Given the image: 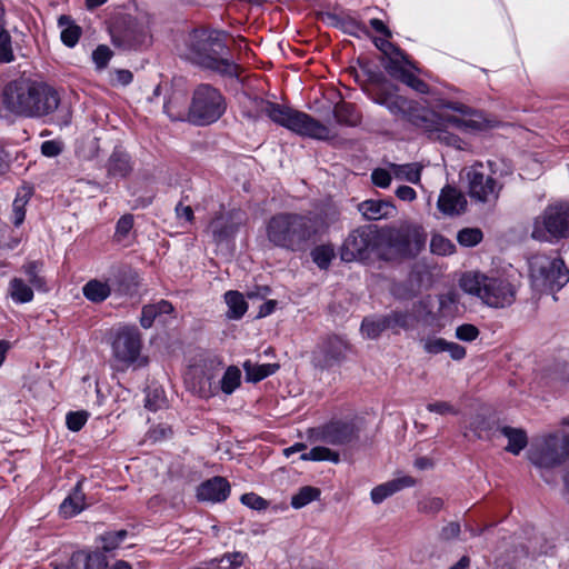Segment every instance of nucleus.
Here are the masks:
<instances>
[{
    "mask_svg": "<svg viewBox=\"0 0 569 569\" xmlns=\"http://www.w3.org/2000/svg\"><path fill=\"white\" fill-rule=\"evenodd\" d=\"M224 301L228 306L226 313L228 319L238 320L244 316L248 310V303L239 291L230 290L224 293Z\"/></svg>",
    "mask_w": 569,
    "mask_h": 569,
    "instance_id": "nucleus-35",
    "label": "nucleus"
},
{
    "mask_svg": "<svg viewBox=\"0 0 569 569\" xmlns=\"http://www.w3.org/2000/svg\"><path fill=\"white\" fill-rule=\"evenodd\" d=\"M248 382L257 383L269 376H272L279 370L278 363H257L251 360H246L242 363Z\"/></svg>",
    "mask_w": 569,
    "mask_h": 569,
    "instance_id": "nucleus-32",
    "label": "nucleus"
},
{
    "mask_svg": "<svg viewBox=\"0 0 569 569\" xmlns=\"http://www.w3.org/2000/svg\"><path fill=\"white\" fill-rule=\"evenodd\" d=\"M333 118L340 126L357 127L361 123V113L355 104L341 101L333 108Z\"/></svg>",
    "mask_w": 569,
    "mask_h": 569,
    "instance_id": "nucleus-31",
    "label": "nucleus"
},
{
    "mask_svg": "<svg viewBox=\"0 0 569 569\" xmlns=\"http://www.w3.org/2000/svg\"><path fill=\"white\" fill-rule=\"evenodd\" d=\"M349 351L350 345L345 338L329 335L317 343L311 361L316 368L329 370L345 362Z\"/></svg>",
    "mask_w": 569,
    "mask_h": 569,
    "instance_id": "nucleus-16",
    "label": "nucleus"
},
{
    "mask_svg": "<svg viewBox=\"0 0 569 569\" xmlns=\"http://www.w3.org/2000/svg\"><path fill=\"white\" fill-rule=\"evenodd\" d=\"M380 233L376 226H362L352 230L341 248V259L346 262L368 259L380 250Z\"/></svg>",
    "mask_w": 569,
    "mask_h": 569,
    "instance_id": "nucleus-11",
    "label": "nucleus"
},
{
    "mask_svg": "<svg viewBox=\"0 0 569 569\" xmlns=\"http://www.w3.org/2000/svg\"><path fill=\"white\" fill-rule=\"evenodd\" d=\"M329 19L346 33L357 37H359L360 33L368 34L366 26L353 18H338L335 14H329Z\"/></svg>",
    "mask_w": 569,
    "mask_h": 569,
    "instance_id": "nucleus-46",
    "label": "nucleus"
},
{
    "mask_svg": "<svg viewBox=\"0 0 569 569\" xmlns=\"http://www.w3.org/2000/svg\"><path fill=\"white\" fill-rule=\"evenodd\" d=\"M479 329L471 323H463L456 328L455 336L458 340L471 342L479 337Z\"/></svg>",
    "mask_w": 569,
    "mask_h": 569,
    "instance_id": "nucleus-57",
    "label": "nucleus"
},
{
    "mask_svg": "<svg viewBox=\"0 0 569 569\" xmlns=\"http://www.w3.org/2000/svg\"><path fill=\"white\" fill-rule=\"evenodd\" d=\"M447 340L440 337L429 336L421 340L423 351L429 355H438L446 351Z\"/></svg>",
    "mask_w": 569,
    "mask_h": 569,
    "instance_id": "nucleus-55",
    "label": "nucleus"
},
{
    "mask_svg": "<svg viewBox=\"0 0 569 569\" xmlns=\"http://www.w3.org/2000/svg\"><path fill=\"white\" fill-rule=\"evenodd\" d=\"M80 36H81L80 27H78L73 23H70L64 29H62L61 34H60L61 41L63 42V44H66L69 48H72L78 43Z\"/></svg>",
    "mask_w": 569,
    "mask_h": 569,
    "instance_id": "nucleus-58",
    "label": "nucleus"
},
{
    "mask_svg": "<svg viewBox=\"0 0 569 569\" xmlns=\"http://www.w3.org/2000/svg\"><path fill=\"white\" fill-rule=\"evenodd\" d=\"M390 325V330L393 333H398L399 330L412 329L416 325V317L411 311L408 310H392L386 315Z\"/></svg>",
    "mask_w": 569,
    "mask_h": 569,
    "instance_id": "nucleus-38",
    "label": "nucleus"
},
{
    "mask_svg": "<svg viewBox=\"0 0 569 569\" xmlns=\"http://www.w3.org/2000/svg\"><path fill=\"white\" fill-rule=\"evenodd\" d=\"M30 191L23 190V192H18L16 196V199L12 203V216H13V224L16 227H19L23 221L26 217V206L29 202L30 199Z\"/></svg>",
    "mask_w": 569,
    "mask_h": 569,
    "instance_id": "nucleus-50",
    "label": "nucleus"
},
{
    "mask_svg": "<svg viewBox=\"0 0 569 569\" xmlns=\"http://www.w3.org/2000/svg\"><path fill=\"white\" fill-rule=\"evenodd\" d=\"M107 169L109 176L127 177L132 170L129 154L120 148H114L108 160Z\"/></svg>",
    "mask_w": 569,
    "mask_h": 569,
    "instance_id": "nucleus-30",
    "label": "nucleus"
},
{
    "mask_svg": "<svg viewBox=\"0 0 569 569\" xmlns=\"http://www.w3.org/2000/svg\"><path fill=\"white\" fill-rule=\"evenodd\" d=\"M422 164L418 162L397 164L390 163L389 169L395 179L419 184L421 180Z\"/></svg>",
    "mask_w": 569,
    "mask_h": 569,
    "instance_id": "nucleus-33",
    "label": "nucleus"
},
{
    "mask_svg": "<svg viewBox=\"0 0 569 569\" xmlns=\"http://www.w3.org/2000/svg\"><path fill=\"white\" fill-rule=\"evenodd\" d=\"M240 501L253 510H263L268 507L267 500L253 492L242 495Z\"/></svg>",
    "mask_w": 569,
    "mask_h": 569,
    "instance_id": "nucleus-64",
    "label": "nucleus"
},
{
    "mask_svg": "<svg viewBox=\"0 0 569 569\" xmlns=\"http://www.w3.org/2000/svg\"><path fill=\"white\" fill-rule=\"evenodd\" d=\"M43 263L41 261H28L22 266L30 284L38 290H46V280L41 276Z\"/></svg>",
    "mask_w": 569,
    "mask_h": 569,
    "instance_id": "nucleus-44",
    "label": "nucleus"
},
{
    "mask_svg": "<svg viewBox=\"0 0 569 569\" xmlns=\"http://www.w3.org/2000/svg\"><path fill=\"white\" fill-rule=\"evenodd\" d=\"M133 227V216L132 214H124L120 217V219L117 221L116 224V232L114 238L117 241H122L129 232L131 231Z\"/></svg>",
    "mask_w": 569,
    "mask_h": 569,
    "instance_id": "nucleus-59",
    "label": "nucleus"
},
{
    "mask_svg": "<svg viewBox=\"0 0 569 569\" xmlns=\"http://www.w3.org/2000/svg\"><path fill=\"white\" fill-rule=\"evenodd\" d=\"M88 415L84 411H71L66 417V423L69 430L79 431L86 425Z\"/></svg>",
    "mask_w": 569,
    "mask_h": 569,
    "instance_id": "nucleus-61",
    "label": "nucleus"
},
{
    "mask_svg": "<svg viewBox=\"0 0 569 569\" xmlns=\"http://www.w3.org/2000/svg\"><path fill=\"white\" fill-rule=\"evenodd\" d=\"M431 252L438 256L451 254L455 251V244L441 234H435L430 241Z\"/></svg>",
    "mask_w": 569,
    "mask_h": 569,
    "instance_id": "nucleus-53",
    "label": "nucleus"
},
{
    "mask_svg": "<svg viewBox=\"0 0 569 569\" xmlns=\"http://www.w3.org/2000/svg\"><path fill=\"white\" fill-rule=\"evenodd\" d=\"M241 382V371L236 366H229L221 380L219 390H221L224 395L233 393Z\"/></svg>",
    "mask_w": 569,
    "mask_h": 569,
    "instance_id": "nucleus-43",
    "label": "nucleus"
},
{
    "mask_svg": "<svg viewBox=\"0 0 569 569\" xmlns=\"http://www.w3.org/2000/svg\"><path fill=\"white\" fill-rule=\"evenodd\" d=\"M530 277L536 286L558 291L569 281V270L559 257L535 254L529 260Z\"/></svg>",
    "mask_w": 569,
    "mask_h": 569,
    "instance_id": "nucleus-9",
    "label": "nucleus"
},
{
    "mask_svg": "<svg viewBox=\"0 0 569 569\" xmlns=\"http://www.w3.org/2000/svg\"><path fill=\"white\" fill-rule=\"evenodd\" d=\"M112 44L124 51H142L153 42L149 16H119L110 27Z\"/></svg>",
    "mask_w": 569,
    "mask_h": 569,
    "instance_id": "nucleus-6",
    "label": "nucleus"
},
{
    "mask_svg": "<svg viewBox=\"0 0 569 569\" xmlns=\"http://www.w3.org/2000/svg\"><path fill=\"white\" fill-rule=\"evenodd\" d=\"M320 496V490L316 487L305 486L292 496L291 506L295 509H301L310 502L317 500Z\"/></svg>",
    "mask_w": 569,
    "mask_h": 569,
    "instance_id": "nucleus-47",
    "label": "nucleus"
},
{
    "mask_svg": "<svg viewBox=\"0 0 569 569\" xmlns=\"http://www.w3.org/2000/svg\"><path fill=\"white\" fill-rule=\"evenodd\" d=\"M386 330H390L386 315L366 317L360 327L362 336L371 340L379 338Z\"/></svg>",
    "mask_w": 569,
    "mask_h": 569,
    "instance_id": "nucleus-34",
    "label": "nucleus"
},
{
    "mask_svg": "<svg viewBox=\"0 0 569 569\" xmlns=\"http://www.w3.org/2000/svg\"><path fill=\"white\" fill-rule=\"evenodd\" d=\"M466 179L471 200L483 204H495L498 201L502 184L485 173L482 163L467 168Z\"/></svg>",
    "mask_w": 569,
    "mask_h": 569,
    "instance_id": "nucleus-15",
    "label": "nucleus"
},
{
    "mask_svg": "<svg viewBox=\"0 0 569 569\" xmlns=\"http://www.w3.org/2000/svg\"><path fill=\"white\" fill-rule=\"evenodd\" d=\"M498 437L507 438L508 445L505 447L507 452L518 456L527 446L528 437L523 429L509 426H497Z\"/></svg>",
    "mask_w": 569,
    "mask_h": 569,
    "instance_id": "nucleus-28",
    "label": "nucleus"
},
{
    "mask_svg": "<svg viewBox=\"0 0 569 569\" xmlns=\"http://www.w3.org/2000/svg\"><path fill=\"white\" fill-rule=\"evenodd\" d=\"M300 458L305 461H331L333 463L340 461V455L338 452L321 446L313 447L309 452L302 453Z\"/></svg>",
    "mask_w": 569,
    "mask_h": 569,
    "instance_id": "nucleus-45",
    "label": "nucleus"
},
{
    "mask_svg": "<svg viewBox=\"0 0 569 569\" xmlns=\"http://www.w3.org/2000/svg\"><path fill=\"white\" fill-rule=\"evenodd\" d=\"M222 362L216 358L208 359L202 366H193L184 375L187 389L201 399H209L218 395L216 383Z\"/></svg>",
    "mask_w": 569,
    "mask_h": 569,
    "instance_id": "nucleus-12",
    "label": "nucleus"
},
{
    "mask_svg": "<svg viewBox=\"0 0 569 569\" xmlns=\"http://www.w3.org/2000/svg\"><path fill=\"white\" fill-rule=\"evenodd\" d=\"M112 291L120 296H133L140 286L139 274L130 269L121 270L109 278Z\"/></svg>",
    "mask_w": 569,
    "mask_h": 569,
    "instance_id": "nucleus-23",
    "label": "nucleus"
},
{
    "mask_svg": "<svg viewBox=\"0 0 569 569\" xmlns=\"http://www.w3.org/2000/svg\"><path fill=\"white\" fill-rule=\"evenodd\" d=\"M223 36L224 33L218 30L196 31L192 34L191 49L206 68L223 76L238 77L241 68L232 60Z\"/></svg>",
    "mask_w": 569,
    "mask_h": 569,
    "instance_id": "nucleus-3",
    "label": "nucleus"
},
{
    "mask_svg": "<svg viewBox=\"0 0 569 569\" xmlns=\"http://www.w3.org/2000/svg\"><path fill=\"white\" fill-rule=\"evenodd\" d=\"M60 103L56 89L43 82L17 80L2 92L1 109L26 118H42L54 112Z\"/></svg>",
    "mask_w": 569,
    "mask_h": 569,
    "instance_id": "nucleus-2",
    "label": "nucleus"
},
{
    "mask_svg": "<svg viewBox=\"0 0 569 569\" xmlns=\"http://www.w3.org/2000/svg\"><path fill=\"white\" fill-rule=\"evenodd\" d=\"M230 495V485L222 477H213L199 485L197 488V499L199 501L222 502Z\"/></svg>",
    "mask_w": 569,
    "mask_h": 569,
    "instance_id": "nucleus-19",
    "label": "nucleus"
},
{
    "mask_svg": "<svg viewBox=\"0 0 569 569\" xmlns=\"http://www.w3.org/2000/svg\"><path fill=\"white\" fill-rule=\"evenodd\" d=\"M359 211L367 220H380L395 216L397 209L388 200H366L359 203Z\"/></svg>",
    "mask_w": 569,
    "mask_h": 569,
    "instance_id": "nucleus-25",
    "label": "nucleus"
},
{
    "mask_svg": "<svg viewBox=\"0 0 569 569\" xmlns=\"http://www.w3.org/2000/svg\"><path fill=\"white\" fill-rule=\"evenodd\" d=\"M261 111L274 123L303 137L327 141L337 136L331 128L310 114L287 106L266 101Z\"/></svg>",
    "mask_w": 569,
    "mask_h": 569,
    "instance_id": "nucleus-4",
    "label": "nucleus"
},
{
    "mask_svg": "<svg viewBox=\"0 0 569 569\" xmlns=\"http://www.w3.org/2000/svg\"><path fill=\"white\" fill-rule=\"evenodd\" d=\"M531 237L539 241L553 242L569 237V203L555 202L535 218Z\"/></svg>",
    "mask_w": 569,
    "mask_h": 569,
    "instance_id": "nucleus-8",
    "label": "nucleus"
},
{
    "mask_svg": "<svg viewBox=\"0 0 569 569\" xmlns=\"http://www.w3.org/2000/svg\"><path fill=\"white\" fill-rule=\"evenodd\" d=\"M497 423L485 417H477L470 423V429L478 439H492L498 437Z\"/></svg>",
    "mask_w": 569,
    "mask_h": 569,
    "instance_id": "nucleus-42",
    "label": "nucleus"
},
{
    "mask_svg": "<svg viewBox=\"0 0 569 569\" xmlns=\"http://www.w3.org/2000/svg\"><path fill=\"white\" fill-rule=\"evenodd\" d=\"M379 233L380 247H387L402 256L420 250L426 242L423 228L411 222H402L398 227L379 230Z\"/></svg>",
    "mask_w": 569,
    "mask_h": 569,
    "instance_id": "nucleus-10",
    "label": "nucleus"
},
{
    "mask_svg": "<svg viewBox=\"0 0 569 569\" xmlns=\"http://www.w3.org/2000/svg\"><path fill=\"white\" fill-rule=\"evenodd\" d=\"M210 230L214 241L222 242L237 233L238 226L227 222L222 217H218L210 222Z\"/></svg>",
    "mask_w": 569,
    "mask_h": 569,
    "instance_id": "nucleus-40",
    "label": "nucleus"
},
{
    "mask_svg": "<svg viewBox=\"0 0 569 569\" xmlns=\"http://www.w3.org/2000/svg\"><path fill=\"white\" fill-rule=\"evenodd\" d=\"M461 289L478 297L490 308H507L516 300V289L510 281L500 277H489L480 272H468L460 280Z\"/></svg>",
    "mask_w": 569,
    "mask_h": 569,
    "instance_id": "nucleus-5",
    "label": "nucleus"
},
{
    "mask_svg": "<svg viewBox=\"0 0 569 569\" xmlns=\"http://www.w3.org/2000/svg\"><path fill=\"white\" fill-rule=\"evenodd\" d=\"M70 561L73 569H106L107 558L100 551L79 550L72 553Z\"/></svg>",
    "mask_w": 569,
    "mask_h": 569,
    "instance_id": "nucleus-27",
    "label": "nucleus"
},
{
    "mask_svg": "<svg viewBox=\"0 0 569 569\" xmlns=\"http://www.w3.org/2000/svg\"><path fill=\"white\" fill-rule=\"evenodd\" d=\"M569 455V441L559 435H549L531 447L528 458L538 468H553L561 465Z\"/></svg>",
    "mask_w": 569,
    "mask_h": 569,
    "instance_id": "nucleus-14",
    "label": "nucleus"
},
{
    "mask_svg": "<svg viewBox=\"0 0 569 569\" xmlns=\"http://www.w3.org/2000/svg\"><path fill=\"white\" fill-rule=\"evenodd\" d=\"M14 59L16 57L10 33L8 31L0 32V63H11Z\"/></svg>",
    "mask_w": 569,
    "mask_h": 569,
    "instance_id": "nucleus-54",
    "label": "nucleus"
},
{
    "mask_svg": "<svg viewBox=\"0 0 569 569\" xmlns=\"http://www.w3.org/2000/svg\"><path fill=\"white\" fill-rule=\"evenodd\" d=\"M113 52L106 44L98 46L92 52V61L94 62L97 69H104L110 59L112 58Z\"/></svg>",
    "mask_w": 569,
    "mask_h": 569,
    "instance_id": "nucleus-56",
    "label": "nucleus"
},
{
    "mask_svg": "<svg viewBox=\"0 0 569 569\" xmlns=\"http://www.w3.org/2000/svg\"><path fill=\"white\" fill-rule=\"evenodd\" d=\"M391 170L377 168L371 172L372 183L379 188H388L392 179Z\"/></svg>",
    "mask_w": 569,
    "mask_h": 569,
    "instance_id": "nucleus-62",
    "label": "nucleus"
},
{
    "mask_svg": "<svg viewBox=\"0 0 569 569\" xmlns=\"http://www.w3.org/2000/svg\"><path fill=\"white\" fill-rule=\"evenodd\" d=\"M167 399L160 387H149L146 390L144 407L150 411H158L166 407Z\"/></svg>",
    "mask_w": 569,
    "mask_h": 569,
    "instance_id": "nucleus-48",
    "label": "nucleus"
},
{
    "mask_svg": "<svg viewBox=\"0 0 569 569\" xmlns=\"http://www.w3.org/2000/svg\"><path fill=\"white\" fill-rule=\"evenodd\" d=\"M9 293L17 303H27L33 299V290L20 278H13L9 283Z\"/></svg>",
    "mask_w": 569,
    "mask_h": 569,
    "instance_id": "nucleus-41",
    "label": "nucleus"
},
{
    "mask_svg": "<svg viewBox=\"0 0 569 569\" xmlns=\"http://www.w3.org/2000/svg\"><path fill=\"white\" fill-rule=\"evenodd\" d=\"M467 198L456 187L445 186L437 200L438 210L447 217H457L466 212Z\"/></svg>",
    "mask_w": 569,
    "mask_h": 569,
    "instance_id": "nucleus-18",
    "label": "nucleus"
},
{
    "mask_svg": "<svg viewBox=\"0 0 569 569\" xmlns=\"http://www.w3.org/2000/svg\"><path fill=\"white\" fill-rule=\"evenodd\" d=\"M450 124L460 131H481L493 127V122L483 114L467 116L460 118L458 116H448L441 113L440 126Z\"/></svg>",
    "mask_w": 569,
    "mask_h": 569,
    "instance_id": "nucleus-20",
    "label": "nucleus"
},
{
    "mask_svg": "<svg viewBox=\"0 0 569 569\" xmlns=\"http://www.w3.org/2000/svg\"><path fill=\"white\" fill-rule=\"evenodd\" d=\"M226 111V101L221 92L210 84H199L192 94L187 112L189 122L208 126L216 122Z\"/></svg>",
    "mask_w": 569,
    "mask_h": 569,
    "instance_id": "nucleus-7",
    "label": "nucleus"
},
{
    "mask_svg": "<svg viewBox=\"0 0 569 569\" xmlns=\"http://www.w3.org/2000/svg\"><path fill=\"white\" fill-rule=\"evenodd\" d=\"M433 307L435 300L431 296H426L415 302L411 312L416 317V323L421 321L427 325H433L437 319Z\"/></svg>",
    "mask_w": 569,
    "mask_h": 569,
    "instance_id": "nucleus-37",
    "label": "nucleus"
},
{
    "mask_svg": "<svg viewBox=\"0 0 569 569\" xmlns=\"http://www.w3.org/2000/svg\"><path fill=\"white\" fill-rule=\"evenodd\" d=\"M312 261L320 269H328L332 259L335 258V250L329 244H321L311 250Z\"/></svg>",
    "mask_w": 569,
    "mask_h": 569,
    "instance_id": "nucleus-49",
    "label": "nucleus"
},
{
    "mask_svg": "<svg viewBox=\"0 0 569 569\" xmlns=\"http://www.w3.org/2000/svg\"><path fill=\"white\" fill-rule=\"evenodd\" d=\"M84 479L78 480L71 492L63 499L59 507V513L68 519L79 515L87 507L86 493L83 492Z\"/></svg>",
    "mask_w": 569,
    "mask_h": 569,
    "instance_id": "nucleus-21",
    "label": "nucleus"
},
{
    "mask_svg": "<svg viewBox=\"0 0 569 569\" xmlns=\"http://www.w3.org/2000/svg\"><path fill=\"white\" fill-rule=\"evenodd\" d=\"M400 81L419 93L429 92V86L423 80L416 77L411 71L405 74Z\"/></svg>",
    "mask_w": 569,
    "mask_h": 569,
    "instance_id": "nucleus-63",
    "label": "nucleus"
},
{
    "mask_svg": "<svg viewBox=\"0 0 569 569\" xmlns=\"http://www.w3.org/2000/svg\"><path fill=\"white\" fill-rule=\"evenodd\" d=\"M529 543L530 545L526 549L522 548L520 550L521 556L516 555L511 562H503L501 565V567L503 569L517 568L518 565H520V560H521L522 556L527 557L529 553H531L532 556L547 555L552 549V546L548 543V541L546 540V538L543 536H536L532 540H530ZM515 552L518 553L517 550Z\"/></svg>",
    "mask_w": 569,
    "mask_h": 569,
    "instance_id": "nucleus-29",
    "label": "nucleus"
},
{
    "mask_svg": "<svg viewBox=\"0 0 569 569\" xmlns=\"http://www.w3.org/2000/svg\"><path fill=\"white\" fill-rule=\"evenodd\" d=\"M360 430L358 418L332 419L311 429V438L313 441L331 446H347L359 439Z\"/></svg>",
    "mask_w": 569,
    "mask_h": 569,
    "instance_id": "nucleus-13",
    "label": "nucleus"
},
{
    "mask_svg": "<svg viewBox=\"0 0 569 569\" xmlns=\"http://www.w3.org/2000/svg\"><path fill=\"white\" fill-rule=\"evenodd\" d=\"M482 238L483 234L479 228H465L457 234V241L463 247H475Z\"/></svg>",
    "mask_w": 569,
    "mask_h": 569,
    "instance_id": "nucleus-52",
    "label": "nucleus"
},
{
    "mask_svg": "<svg viewBox=\"0 0 569 569\" xmlns=\"http://www.w3.org/2000/svg\"><path fill=\"white\" fill-rule=\"evenodd\" d=\"M419 289L418 274L412 272L407 281L395 283L391 292L397 299L407 300L413 298Z\"/></svg>",
    "mask_w": 569,
    "mask_h": 569,
    "instance_id": "nucleus-39",
    "label": "nucleus"
},
{
    "mask_svg": "<svg viewBox=\"0 0 569 569\" xmlns=\"http://www.w3.org/2000/svg\"><path fill=\"white\" fill-rule=\"evenodd\" d=\"M128 532L124 529L118 531H108L101 535L98 540L104 551H112L117 549L127 538Z\"/></svg>",
    "mask_w": 569,
    "mask_h": 569,
    "instance_id": "nucleus-51",
    "label": "nucleus"
},
{
    "mask_svg": "<svg viewBox=\"0 0 569 569\" xmlns=\"http://www.w3.org/2000/svg\"><path fill=\"white\" fill-rule=\"evenodd\" d=\"M415 485V478L402 476L375 487L370 492V497L373 503L379 505L400 490L411 488Z\"/></svg>",
    "mask_w": 569,
    "mask_h": 569,
    "instance_id": "nucleus-22",
    "label": "nucleus"
},
{
    "mask_svg": "<svg viewBox=\"0 0 569 569\" xmlns=\"http://www.w3.org/2000/svg\"><path fill=\"white\" fill-rule=\"evenodd\" d=\"M441 110H451L455 111L462 117L467 116H475V114H482L481 112H478L477 110L468 107L467 104L458 101H445L440 104Z\"/></svg>",
    "mask_w": 569,
    "mask_h": 569,
    "instance_id": "nucleus-60",
    "label": "nucleus"
},
{
    "mask_svg": "<svg viewBox=\"0 0 569 569\" xmlns=\"http://www.w3.org/2000/svg\"><path fill=\"white\" fill-rule=\"evenodd\" d=\"M327 222L316 212H278L266 223V237L272 247L291 252L305 251L325 230Z\"/></svg>",
    "mask_w": 569,
    "mask_h": 569,
    "instance_id": "nucleus-1",
    "label": "nucleus"
},
{
    "mask_svg": "<svg viewBox=\"0 0 569 569\" xmlns=\"http://www.w3.org/2000/svg\"><path fill=\"white\" fill-rule=\"evenodd\" d=\"M382 66L390 77L399 81L410 71V69L419 70L416 63L402 49H400V54H390L386 58Z\"/></svg>",
    "mask_w": 569,
    "mask_h": 569,
    "instance_id": "nucleus-24",
    "label": "nucleus"
},
{
    "mask_svg": "<svg viewBox=\"0 0 569 569\" xmlns=\"http://www.w3.org/2000/svg\"><path fill=\"white\" fill-rule=\"evenodd\" d=\"M173 311L172 303L164 299L156 303L146 305L141 311L140 325L142 328L149 329L156 320L164 321L163 317L173 313Z\"/></svg>",
    "mask_w": 569,
    "mask_h": 569,
    "instance_id": "nucleus-26",
    "label": "nucleus"
},
{
    "mask_svg": "<svg viewBox=\"0 0 569 569\" xmlns=\"http://www.w3.org/2000/svg\"><path fill=\"white\" fill-rule=\"evenodd\" d=\"M142 349L141 333L136 327L120 329L112 342V355L117 361L129 367L132 365L143 366L146 359L140 357Z\"/></svg>",
    "mask_w": 569,
    "mask_h": 569,
    "instance_id": "nucleus-17",
    "label": "nucleus"
},
{
    "mask_svg": "<svg viewBox=\"0 0 569 569\" xmlns=\"http://www.w3.org/2000/svg\"><path fill=\"white\" fill-rule=\"evenodd\" d=\"M83 296L91 302H102L112 292L111 283L99 280H90L82 288Z\"/></svg>",
    "mask_w": 569,
    "mask_h": 569,
    "instance_id": "nucleus-36",
    "label": "nucleus"
}]
</instances>
